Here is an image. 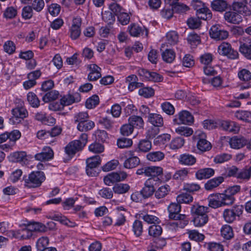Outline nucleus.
I'll return each instance as SVG.
<instances>
[{"mask_svg": "<svg viewBox=\"0 0 251 251\" xmlns=\"http://www.w3.org/2000/svg\"><path fill=\"white\" fill-rule=\"evenodd\" d=\"M167 43L170 45L176 44L178 41V35L174 31L168 32L166 34Z\"/></svg>", "mask_w": 251, "mask_h": 251, "instance_id": "53", "label": "nucleus"}, {"mask_svg": "<svg viewBox=\"0 0 251 251\" xmlns=\"http://www.w3.org/2000/svg\"><path fill=\"white\" fill-rule=\"evenodd\" d=\"M148 121L153 126L161 127L163 125V120L161 115L156 113L149 114Z\"/></svg>", "mask_w": 251, "mask_h": 251, "instance_id": "32", "label": "nucleus"}, {"mask_svg": "<svg viewBox=\"0 0 251 251\" xmlns=\"http://www.w3.org/2000/svg\"><path fill=\"white\" fill-rule=\"evenodd\" d=\"M53 156V151L50 147H47L44 148L41 152L35 154V158L37 160L44 161L52 159Z\"/></svg>", "mask_w": 251, "mask_h": 251, "instance_id": "21", "label": "nucleus"}, {"mask_svg": "<svg viewBox=\"0 0 251 251\" xmlns=\"http://www.w3.org/2000/svg\"><path fill=\"white\" fill-rule=\"evenodd\" d=\"M128 122L134 128L138 129L143 128L144 122L142 118L139 116L133 115L129 117Z\"/></svg>", "mask_w": 251, "mask_h": 251, "instance_id": "31", "label": "nucleus"}, {"mask_svg": "<svg viewBox=\"0 0 251 251\" xmlns=\"http://www.w3.org/2000/svg\"><path fill=\"white\" fill-rule=\"evenodd\" d=\"M193 197L188 193H182L176 197V201L179 203H189L193 201Z\"/></svg>", "mask_w": 251, "mask_h": 251, "instance_id": "47", "label": "nucleus"}, {"mask_svg": "<svg viewBox=\"0 0 251 251\" xmlns=\"http://www.w3.org/2000/svg\"><path fill=\"white\" fill-rule=\"evenodd\" d=\"M77 141H73L71 142L65 148V151L69 156H74L76 152L81 151L82 149Z\"/></svg>", "mask_w": 251, "mask_h": 251, "instance_id": "25", "label": "nucleus"}, {"mask_svg": "<svg viewBox=\"0 0 251 251\" xmlns=\"http://www.w3.org/2000/svg\"><path fill=\"white\" fill-rule=\"evenodd\" d=\"M224 17L226 22L234 25L239 24L243 20L241 14L233 10L226 11Z\"/></svg>", "mask_w": 251, "mask_h": 251, "instance_id": "16", "label": "nucleus"}, {"mask_svg": "<svg viewBox=\"0 0 251 251\" xmlns=\"http://www.w3.org/2000/svg\"><path fill=\"white\" fill-rule=\"evenodd\" d=\"M132 231L137 237L140 236L143 231L142 222L139 220H136L132 225Z\"/></svg>", "mask_w": 251, "mask_h": 251, "instance_id": "51", "label": "nucleus"}, {"mask_svg": "<svg viewBox=\"0 0 251 251\" xmlns=\"http://www.w3.org/2000/svg\"><path fill=\"white\" fill-rule=\"evenodd\" d=\"M214 170L212 168H204L198 170L196 173V177L198 179H207L213 176Z\"/></svg>", "mask_w": 251, "mask_h": 251, "instance_id": "29", "label": "nucleus"}, {"mask_svg": "<svg viewBox=\"0 0 251 251\" xmlns=\"http://www.w3.org/2000/svg\"><path fill=\"white\" fill-rule=\"evenodd\" d=\"M247 0H235L231 5L233 11L245 16L251 15V11L247 6Z\"/></svg>", "mask_w": 251, "mask_h": 251, "instance_id": "11", "label": "nucleus"}, {"mask_svg": "<svg viewBox=\"0 0 251 251\" xmlns=\"http://www.w3.org/2000/svg\"><path fill=\"white\" fill-rule=\"evenodd\" d=\"M128 30L130 35L133 37H138L141 35H143L145 32V36H147L148 32L144 27L140 26L136 24H131L128 26Z\"/></svg>", "mask_w": 251, "mask_h": 251, "instance_id": "20", "label": "nucleus"}, {"mask_svg": "<svg viewBox=\"0 0 251 251\" xmlns=\"http://www.w3.org/2000/svg\"><path fill=\"white\" fill-rule=\"evenodd\" d=\"M239 80L244 82H249L251 79V72L248 69L240 68L237 74Z\"/></svg>", "mask_w": 251, "mask_h": 251, "instance_id": "35", "label": "nucleus"}, {"mask_svg": "<svg viewBox=\"0 0 251 251\" xmlns=\"http://www.w3.org/2000/svg\"><path fill=\"white\" fill-rule=\"evenodd\" d=\"M211 7L214 11L223 12L227 8L228 4L225 0H214L211 2Z\"/></svg>", "mask_w": 251, "mask_h": 251, "instance_id": "28", "label": "nucleus"}, {"mask_svg": "<svg viewBox=\"0 0 251 251\" xmlns=\"http://www.w3.org/2000/svg\"><path fill=\"white\" fill-rule=\"evenodd\" d=\"M130 186L126 183H117L113 187V191L115 194H124L130 189Z\"/></svg>", "mask_w": 251, "mask_h": 251, "instance_id": "39", "label": "nucleus"}, {"mask_svg": "<svg viewBox=\"0 0 251 251\" xmlns=\"http://www.w3.org/2000/svg\"><path fill=\"white\" fill-rule=\"evenodd\" d=\"M140 217L146 222L149 224H157L160 222L159 219L155 216L150 214H140Z\"/></svg>", "mask_w": 251, "mask_h": 251, "instance_id": "48", "label": "nucleus"}, {"mask_svg": "<svg viewBox=\"0 0 251 251\" xmlns=\"http://www.w3.org/2000/svg\"><path fill=\"white\" fill-rule=\"evenodd\" d=\"M153 180L150 178L145 183V186L141 191V194L145 199L148 198L155 193V190L153 186Z\"/></svg>", "mask_w": 251, "mask_h": 251, "instance_id": "18", "label": "nucleus"}, {"mask_svg": "<svg viewBox=\"0 0 251 251\" xmlns=\"http://www.w3.org/2000/svg\"><path fill=\"white\" fill-rule=\"evenodd\" d=\"M151 142L147 139L141 140L138 145V151L143 152H147L151 149Z\"/></svg>", "mask_w": 251, "mask_h": 251, "instance_id": "44", "label": "nucleus"}, {"mask_svg": "<svg viewBox=\"0 0 251 251\" xmlns=\"http://www.w3.org/2000/svg\"><path fill=\"white\" fill-rule=\"evenodd\" d=\"M170 190V187L168 185L161 186L155 191V197L157 199H163L169 194Z\"/></svg>", "mask_w": 251, "mask_h": 251, "instance_id": "34", "label": "nucleus"}, {"mask_svg": "<svg viewBox=\"0 0 251 251\" xmlns=\"http://www.w3.org/2000/svg\"><path fill=\"white\" fill-rule=\"evenodd\" d=\"M139 95L146 98H150L154 94V90L150 87H145L139 90Z\"/></svg>", "mask_w": 251, "mask_h": 251, "instance_id": "59", "label": "nucleus"}, {"mask_svg": "<svg viewBox=\"0 0 251 251\" xmlns=\"http://www.w3.org/2000/svg\"><path fill=\"white\" fill-rule=\"evenodd\" d=\"M137 81L138 78L135 75H131L126 77V82L128 83V89L130 91H133L141 86L142 84Z\"/></svg>", "mask_w": 251, "mask_h": 251, "instance_id": "27", "label": "nucleus"}, {"mask_svg": "<svg viewBox=\"0 0 251 251\" xmlns=\"http://www.w3.org/2000/svg\"><path fill=\"white\" fill-rule=\"evenodd\" d=\"M163 60L167 63H171L175 58V53L171 50L166 49L162 53Z\"/></svg>", "mask_w": 251, "mask_h": 251, "instance_id": "56", "label": "nucleus"}, {"mask_svg": "<svg viewBox=\"0 0 251 251\" xmlns=\"http://www.w3.org/2000/svg\"><path fill=\"white\" fill-rule=\"evenodd\" d=\"M171 138V135L169 134H163L158 135L154 139L153 143L157 146L164 145L168 142Z\"/></svg>", "mask_w": 251, "mask_h": 251, "instance_id": "52", "label": "nucleus"}, {"mask_svg": "<svg viewBox=\"0 0 251 251\" xmlns=\"http://www.w3.org/2000/svg\"><path fill=\"white\" fill-rule=\"evenodd\" d=\"M221 127L224 130L234 133H237L240 129L239 126L233 121H223L221 123Z\"/></svg>", "mask_w": 251, "mask_h": 251, "instance_id": "24", "label": "nucleus"}, {"mask_svg": "<svg viewBox=\"0 0 251 251\" xmlns=\"http://www.w3.org/2000/svg\"><path fill=\"white\" fill-rule=\"evenodd\" d=\"M127 176V174L124 171L112 172L104 176L103 181L105 185L111 186L116 182L124 181Z\"/></svg>", "mask_w": 251, "mask_h": 251, "instance_id": "8", "label": "nucleus"}, {"mask_svg": "<svg viewBox=\"0 0 251 251\" xmlns=\"http://www.w3.org/2000/svg\"><path fill=\"white\" fill-rule=\"evenodd\" d=\"M178 161L181 165L191 166L196 163L197 159L194 155L185 153L179 156Z\"/></svg>", "mask_w": 251, "mask_h": 251, "instance_id": "19", "label": "nucleus"}, {"mask_svg": "<svg viewBox=\"0 0 251 251\" xmlns=\"http://www.w3.org/2000/svg\"><path fill=\"white\" fill-rule=\"evenodd\" d=\"M164 153L160 151H151L146 155L147 159L153 162L160 161L164 158Z\"/></svg>", "mask_w": 251, "mask_h": 251, "instance_id": "33", "label": "nucleus"}, {"mask_svg": "<svg viewBox=\"0 0 251 251\" xmlns=\"http://www.w3.org/2000/svg\"><path fill=\"white\" fill-rule=\"evenodd\" d=\"M176 132L177 134L185 137L190 136L194 132L192 128L185 126H180L178 127L176 129Z\"/></svg>", "mask_w": 251, "mask_h": 251, "instance_id": "49", "label": "nucleus"}, {"mask_svg": "<svg viewBox=\"0 0 251 251\" xmlns=\"http://www.w3.org/2000/svg\"><path fill=\"white\" fill-rule=\"evenodd\" d=\"M162 232V229L160 226L154 224L149 227V234L151 236L158 237L161 234Z\"/></svg>", "mask_w": 251, "mask_h": 251, "instance_id": "58", "label": "nucleus"}, {"mask_svg": "<svg viewBox=\"0 0 251 251\" xmlns=\"http://www.w3.org/2000/svg\"><path fill=\"white\" fill-rule=\"evenodd\" d=\"M100 102L99 98L97 95H93L88 98L85 103L86 107L88 109L95 108L99 104Z\"/></svg>", "mask_w": 251, "mask_h": 251, "instance_id": "57", "label": "nucleus"}, {"mask_svg": "<svg viewBox=\"0 0 251 251\" xmlns=\"http://www.w3.org/2000/svg\"><path fill=\"white\" fill-rule=\"evenodd\" d=\"M131 15L130 13L125 12L123 11L117 16L118 21L122 25H126L130 22Z\"/></svg>", "mask_w": 251, "mask_h": 251, "instance_id": "60", "label": "nucleus"}, {"mask_svg": "<svg viewBox=\"0 0 251 251\" xmlns=\"http://www.w3.org/2000/svg\"><path fill=\"white\" fill-rule=\"evenodd\" d=\"M12 116L10 118V122L12 124H17L19 123L25 118L28 112L25 108L22 106L16 107L11 110Z\"/></svg>", "mask_w": 251, "mask_h": 251, "instance_id": "10", "label": "nucleus"}, {"mask_svg": "<svg viewBox=\"0 0 251 251\" xmlns=\"http://www.w3.org/2000/svg\"><path fill=\"white\" fill-rule=\"evenodd\" d=\"M49 243V240L47 237H42L37 240L36 248L38 251H41L47 247Z\"/></svg>", "mask_w": 251, "mask_h": 251, "instance_id": "62", "label": "nucleus"}, {"mask_svg": "<svg viewBox=\"0 0 251 251\" xmlns=\"http://www.w3.org/2000/svg\"><path fill=\"white\" fill-rule=\"evenodd\" d=\"M90 70L88 78L90 81H95L101 77V69L95 64H90L88 66Z\"/></svg>", "mask_w": 251, "mask_h": 251, "instance_id": "23", "label": "nucleus"}, {"mask_svg": "<svg viewBox=\"0 0 251 251\" xmlns=\"http://www.w3.org/2000/svg\"><path fill=\"white\" fill-rule=\"evenodd\" d=\"M86 169L87 174L90 176H94L95 172H94L93 169L99 166L101 162L100 157L99 155H95L90 157L86 159Z\"/></svg>", "mask_w": 251, "mask_h": 251, "instance_id": "14", "label": "nucleus"}, {"mask_svg": "<svg viewBox=\"0 0 251 251\" xmlns=\"http://www.w3.org/2000/svg\"><path fill=\"white\" fill-rule=\"evenodd\" d=\"M9 159L12 162H24L25 163L27 161L26 154L25 151H17L10 154Z\"/></svg>", "mask_w": 251, "mask_h": 251, "instance_id": "30", "label": "nucleus"}, {"mask_svg": "<svg viewBox=\"0 0 251 251\" xmlns=\"http://www.w3.org/2000/svg\"><path fill=\"white\" fill-rule=\"evenodd\" d=\"M17 14V9L13 6L7 7L4 11L3 17L7 19L14 18Z\"/></svg>", "mask_w": 251, "mask_h": 251, "instance_id": "64", "label": "nucleus"}, {"mask_svg": "<svg viewBox=\"0 0 251 251\" xmlns=\"http://www.w3.org/2000/svg\"><path fill=\"white\" fill-rule=\"evenodd\" d=\"M129 157L127 158L124 163V166L127 169H131L137 167L140 163L139 158L134 155V151H128L126 152Z\"/></svg>", "mask_w": 251, "mask_h": 251, "instance_id": "17", "label": "nucleus"}, {"mask_svg": "<svg viewBox=\"0 0 251 251\" xmlns=\"http://www.w3.org/2000/svg\"><path fill=\"white\" fill-rule=\"evenodd\" d=\"M27 100L29 104L33 107L37 108L40 105V100L37 96L30 92L27 95Z\"/></svg>", "mask_w": 251, "mask_h": 251, "instance_id": "50", "label": "nucleus"}, {"mask_svg": "<svg viewBox=\"0 0 251 251\" xmlns=\"http://www.w3.org/2000/svg\"><path fill=\"white\" fill-rule=\"evenodd\" d=\"M95 126V123L90 120H86L82 123L77 124V128L81 132L87 131L92 129Z\"/></svg>", "mask_w": 251, "mask_h": 251, "instance_id": "38", "label": "nucleus"}, {"mask_svg": "<svg viewBox=\"0 0 251 251\" xmlns=\"http://www.w3.org/2000/svg\"><path fill=\"white\" fill-rule=\"evenodd\" d=\"M219 199L221 200V207L224 205H231L235 200L233 196L225 194H219Z\"/></svg>", "mask_w": 251, "mask_h": 251, "instance_id": "45", "label": "nucleus"}, {"mask_svg": "<svg viewBox=\"0 0 251 251\" xmlns=\"http://www.w3.org/2000/svg\"><path fill=\"white\" fill-rule=\"evenodd\" d=\"M210 37L217 40H223L226 39L228 36L227 31L222 29L219 25H213L209 30Z\"/></svg>", "mask_w": 251, "mask_h": 251, "instance_id": "12", "label": "nucleus"}, {"mask_svg": "<svg viewBox=\"0 0 251 251\" xmlns=\"http://www.w3.org/2000/svg\"><path fill=\"white\" fill-rule=\"evenodd\" d=\"M221 234L226 240L231 239L234 235L232 228L227 225L223 226L221 229Z\"/></svg>", "mask_w": 251, "mask_h": 251, "instance_id": "37", "label": "nucleus"}, {"mask_svg": "<svg viewBox=\"0 0 251 251\" xmlns=\"http://www.w3.org/2000/svg\"><path fill=\"white\" fill-rule=\"evenodd\" d=\"M187 233L189 235V238L192 240L199 242L202 241L204 238V236L196 230H188Z\"/></svg>", "mask_w": 251, "mask_h": 251, "instance_id": "55", "label": "nucleus"}, {"mask_svg": "<svg viewBox=\"0 0 251 251\" xmlns=\"http://www.w3.org/2000/svg\"><path fill=\"white\" fill-rule=\"evenodd\" d=\"M175 121L178 124L190 125L194 122V117L189 111L182 110L176 116Z\"/></svg>", "mask_w": 251, "mask_h": 251, "instance_id": "15", "label": "nucleus"}, {"mask_svg": "<svg viewBox=\"0 0 251 251\" xmlns=\"http://www.w3.org/2000/svg\"><path fill=\"white\" fill-rule=\"evenodd\" d=\"M89 115L87 112H79L75 115L74 121L75 123H82L88 120Z\"/></svg>", "mask_w": 251, "mask_h": 251, "instance_id": "63", "label": "nucleus"}, {"mask_svg": "<svg viewBox=\"0 0 251 251\" xmlns=\"http://www.w3.org/2000/svg\"><path fill=\"white\" fill-rule=\"evenodd\" d=\"M132 140L131 139L122 138L117 141V146L119 148H127L131 147L132 145Z\"/></svg>", "mask_w": 251, "mask_h": 251, "instance_id": "61", "label": "nucleus"}, {"mask_svg": "<svg viewBox=\"0 0 251 251\" xmlns=\"http://www.w3.org/2000/svg\"><path fill=\"white\" fill-rule=\"evenodd\" d=\"M235 116L238 119L244 122L251 121V113L247 111H238L235 113Z\"/></svg>", "mask_w": 251, "mask_h": 251, "instance_id": "46", "label": "nucleus"}, {"mask_svg": "<svg viewBox=\"0 0 251 251\" xmlns=\"http://www.w3.org/2000/svg\"><path fill=\"white\" fill-rule=\"evenodd\" d=\"M218 51L222 55L226 56L231 59H235L238 57V52L232 49L231 45L224 42L218 47Z\"/></svg>", "mask_w": 251, "mask_h": 251, "instance_id": "9", "label": "nucleus"}, {"mask_svg": "<svg viewBox=\"0 0 251 251\" xmlns=\"http://www.w3.org/2000/svg\"><path fill=\"white\" fill-rule=\"evenodd\" d=\"M229 144L232 149H241L245 146V138L243 136H234L229 139Z\"/></svg>", "mask_w": 251, "mask_h": 251, "instance_id": "26", "label": "nucleus"}, {"mask_svg": "<svg viewBox=\"0 0 251 251\" xmlns=\"http://www.w3.org/2000/svg\"><path fill=\"white\" fill-rule=\"evenodd\" d=\"M224 178L222 176L215 177L209 180L204 185L205 189L207 190H211L218 186L223 181Z\"/></svg>", "mask_w": 251, "mask_h": 251, "instance_id": "36", "label": "nucleus"}, {"mask_svg": "<svg viewBox=\"0 0 251 251\" xmlns=\"http://www.w3.org/2000/svg\"><path fill=\"white\" fill-rule=\"evenodd\" d=\"M193 140L197 141V148L199 151L203 153L210 151L212 145L207 140L205 133L201 130H197L193 136Z\"/></svg>", "mask_w": 251, "mask_h": 251, "instance_id": "4", "label": "nucleus"}, {"mask_svg": "<svg viewBox=\"0 0 251 251\" xmlns=\"http://www.w3.org/2000/svg\"><path fill=\"white\" fill-rule=\"evenodd\" d=\"M136 174L138 175H144L146 176H150L154 181L155 180L158 179V176L162 175L163 168L159 166L145 167L138 169Z\"/></svg>", "mask_w": 251, "mask_h": 251, "instance_id": "5", "label": "nucleus"}, {"mask_svg": "<svg viewBox=\"0 0 251 251\" xmlns=\"http://www.w3.org/2000/svg\"><path fill=\"white\" fill-rule=\"evenodd\" d=\"M189 173L188 168H183L177 170L173 176V178L175 180H183L188 176Z\"/></svg>", "mask_w": 251, "mask_h": 251, "instance_id": "43", "label": "nucleus"}, {"mask_svg": "<svg viewBox=\"0 0 251 251\" xmlns=\"http://www.w3.org/2000/svg\"><path fill=\"white\" fill-rule=\"evenodd\" d=\"M243 207L241 205H235L231 208L226 209L223 213L224 220L227 223H233L237 217L242 214Z\"/></svg>", "mask_w": 251, "mask_h": 251, "instance_id": "6", "label": "nucleus"}, {"mask_svg": "<svg viewBox=\"0 0 251 251\" xmlns=\"http://www.w3.org/2000/svg\"><path fill=\"white\" fill-rule=\"evenodd\" d=\"M185 140L181 137H176L173 139L170 144L171 149L177 150L181 148L184 144Z\"/></svg>", "mask_w": 251, "mask_h": 251, "instance_id": "54", "label": "nucleus"}, {"mask_svg": "<svg viewBox=\"0 0 251 251\" xmlns=\"http://www.w3.org/2000/svg\"><path fill=\"white\" fill-rule=\"evenodd\" d=\"M240 42L239 50L240 52L247 58L251 59V40L250 39L247 38V41L245 42L242 40Z\"/></svg>", "mask_w": 251, "mask_h": 251, "instance_id": "22", "label": "nucleus"}, {"mask_svg": "<svg viewBox=\"0 0 251 251\" xmlns=\"http://www.w3.org/2000/svg\"><path fill=\"white\" fill-rule=\"evenodd\" d=\"M251 177V167L239 170L237 179L248 181Z\"/></svg>", "mask_w": 251, "mask_h": 251, "instance_id": "41", "label": "nucleus"}, {"mask_svg": "<svg viewBox=\"0 0 251 251\" xmlns=\"http://www.w3.org/2000/svg\"><path fill=\"white\" fill-rule=\"evenodd\" d=\"M45 176L42 172H32L27 177H24V185L28 188H36L40 186L45 180Z\"/></svg>", "mask_w": 251, "mask_h": 251, "instance_id": "3", "label": "nucleus"}, {"mask_svg": "<svg viewBox=\"0 0 251 251\" xmlns=\"http://www.w3.org/2000/svg\"><path fill=\"white\" fill-rule=\"evenodd\" d=\"M80 100V96L78 93H75L73 95H67L63 97L60 100V103L62 105L61 108L65 105H69L75 102H78ZM58 105L55 103L54 105H50V109L52 110H57L61 109V107H58Z\"/></svg>", "mask_w": 251, "mask_h": 251, "instance_id": "7", "label": "nucleus"}, {"mask_svg": "<svg viewBox=\"0 0 251 251\" xmlns=\"http://www.w3.org/2000/svg\"><path fill=\"white\" fill-rule=\"evenodd\" d=\"M208 206L213 208H217L221 207V200L219 199V194L216 195H211L208 198Z\"/></svg>", "mask_w": 251, "mask_h": 251, "instance_id": "42", "label": "nucleus"}, {"mask_svg": "<svg viewBox=\"0 0 251 251\" xmlns=\"http://www.w3.org/2000/svg\"><path fill=\"white\" fill-rule=\"evenodd\" d=\"M196 14L199 19L203 20H209L212 16L211 10L207 7L197 11Z\"/></svg>", "mask_w": 251, "mask_h": 251, "instance_id": "40", "label": "nucleus"}, {"mask_svg": "<svg viewBox=\"0 0 251 251\" xmlns=\"http://www.w3.org/2000/svg\"><path fill=\"white\" fill-rule=\"evenodd\" d=\"M45 226L40 223L31 222L29 223L26 227L23 230L24 232H26L27 234H23L22 237L24 239L28 238L32 236V231H44L45 229Z\"/></svg>", "mask_w": 251, "mask_h": 251, "instance_id": "13", "label": "nucleus"}, {"mask_svg": "<svg viewBox=\"0 0 251 251\" xmlns=\"http://www.w3.org/2000/svg\"><path fill=\"white\" fill-rule=\"evenodd\" d=\"M209 209V207L200 205L197 203L191 206V213L193 217V222L195 226H202L208 222L207 213Z\"/></svg>", "mask_w": 251, "mask_h": 251, "instance_id": "1", "label": "nucleus"}, {"mask_svg": "<svg viewBox=\"0 0 251 251\" xmlns=\"http://www.w3.org/2000/svg\"><path fill=\"white\" fill-rule=\"evenodd\" d=\"M168 210L169 218L176 221L174 224L177 226L183 228L188 224L189 220L187 216L185 214L179 213L181 210V206L178 203H171L168 207Z\"/></svg>", "mask_w": 251, "mask_h": 251, "instance_id": "2", "label": "nucleus"}]
</instances>
